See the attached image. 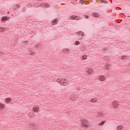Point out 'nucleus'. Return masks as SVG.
<instances>
[{"mask_svg": "<svg viewBox=\"0 0 130 130\" xmlns=\"http://www.w3.org/2000/svg\"><path fill=\"white\" fill-rule=\"evenodd\" d=\"M4 107H5V105L0 103V108H1V109H3Z\"/></svg>", "mask_w": 130, "mask_h": 130, "instance_id": "nucleus-19", "label": "nucleus"}, {"mask_svg": "<svg viewBox=\"0 0 130 130\" xmlns=\"http://www.w3.org/2000/svg\"><path fill=\"white\" fill-rule=\"evenodd\" d=\"M87 57H88V56L84 55L83 56L82 58L83 59H87Z\"/></svg>", "mask_w": 130, "mask_h": 130, "instance_id": "nucleus-21", "label": "nucleus"}, {"mask_svg": "<svg viewBox=\"0 0 130 130\" xmlns=\"http://www.w3.org/2000/svg\"><path fill=\"white\" fill-rule=\"evenodd\" d=\"M38 110H39V107H35L33 109L34 112H38Z\"/></svg>", "mask_w": 130, "mask_h": 130, "instance_id": "nucleus-10", "label": "nucleus"}, {"mask_svg": "<svg viewBox=\"0 0 130 130\" xmlns=\"http://www.w3.org/2000/svg\"><path fill=\"white\" fill-rule=\"evenodd\" d=\"M27 42H28V41H25L23 42L22 43H23V44H26V43H27Z\"/></svg>", "mask_w": 130, "mask_h": 130, "instance_id": "nucleus-27", "label": "nucleus"}, {"mask_svg": "<svg viewBox=\"0 0 130 130\" xmlns=\"http://www.w3.org/2000/svg\"><path fill=\"white\" fill-rule=\"evenodd\" d=\"M113 105L115 108H117L119 105V103L118 102L115 101L113 103Z\"/></svg>", "mask_w": 130, "mask_h": 130, "instance_id": "nucleus-4", "label": "nucleus"}, {"mask_svg": "<svg viewBox=\"0 0 130 130\" xmlns=\"http://www.w3.org/2000/svg\"><path fill=\"white\" fill-rule=\"evenodd\" d=\"M31 7H32V5H28V7H29V8H31Z\"/></svg>", "mask_w": 130, "mask_h": 130, "instance_id": "nucleus-31", "label": "nucleus"}, {"mask_svg": "<svg viewBox=\"0 0 130 130\" xmlns=\"http://www.w3.org/2000/svg\"><path fill=\"white\" fill-rule=\"evenodd\" d=\"M102 2L103 3H104V2H105V1L102 0Z\"/></svg>", "mask_w": 130, "mask_h": 130, "instance_id": "nucleus-34", "label": "nucleus"}, {"mask_svg": "<svg viewBox=\"0 0 130 130\" xmlns=\"http://www.w3.org/2000/svg\"><path fill=\"white\" fill-rule=\"evenodd\" d=\"M80 44V42L77 41L75 42V45H79Z\"/></svg>", "mask_w": 130, "mask_h": 130, "instance_id": "nucleus-25", "label": "nucleus"}, {"mask_svg": "<svg viewBox=\"0 0 130 130\" xmlns=\"http://www.w3.org/2000/svg\"><path fill=\"white\" fill-rule=\"evenodd\" d=\"M6 102L7 103H10V102H12V98H8L6 99Z\"/></svg>", "mask_w": 130, "mask_h": 130, "instance_id": "nucleus-7", "label": "nucleus"}, {"mask_svg": "<svg viewBox=\"0 0 130 130\" xmlns=\"http://www.w3.org/2000/svg\"><path fill=\"white\" fill-rule=\"evenodd\" d=\"M57 24V19H55L52 22V25H56Z\"/></svg>", "mask_w": 130, "mask_h": 130, "instance_id": "nucleus-8", "label": "nucleus"}, {"mask_svg": "<svg viewBox=\"0 0 130 130\" xmlns=\"http://www.w3.org/2000/svg\"><path fill=\"white\" fill-rule=\"evenodd\" d=\"M5 31V28L3 27H0V32H4Z\"/></svg>", "mask_w": 130, "mask_h": 130, "instance_id": "nucleus-18", "label": "nucleus"}, {"mask_svg": "<svg viewBox=\"0 0 130 130\" xmlns=\"http://www.w3.org/2000/svg\"><path fill=\"white\" fill-rule=\"evenodd\" d=\"M123 128V126L119 125L117 126V130H121V129H122Z\"/></svg>", "mask_w": 130, "mask_h": 130, "instance_id": "nucleus-15", "label": "nucleus"}, {"mask_svg": "<svg viewBox=\"0 0 130 130\" xmlns=\"http://www.w3.org/2000/svg\"><path fill=\"white\" fill-rule=\"evenodd\" d=\"M70 20H81V18H78V16H75V15L72 16L70 17Z\"/></svg>", "mask_w": 130, "mask_h": 130, "instance_id": "nucleus-5", "label": "nucleus"}, {"mask_svg": "<svg viewBox=\"0 0 130 130\" xmlns=\"http://www.w3.org/2000/svg\"><path fill=\"white\" fill-rule=\"evenodd\" d=\"M80 3H84V0H80Z\"/></svg>", "mask_w": 130, "mask_h": 130, "instance_id": "nucleus-30", "label": "nucleus"}, {"mask_svg": "<svg viewBox=\"0 0 130 130\" xmlns=\"http://www.w3.org/2000/svg\"><path fill=\"white\" fill-rule=\"evenodd\" d=\"M90 102H92V103L97 102V99H92L91 100H90Z\"/></svg>", "mask_w": 130, "mask_h": 130, "instance_id": "nucleus-12", "label": "nucleus"}, {"mask_svg": "<svg viewBox=\"0 0 130 130\" xmlns=\"http://www.w3.org/2000/svg\"><path fill=\"white\" fill-rule=\"evenodd\" d=\"M84 16L85 17V18H86V19H89V16H87V15H85Z\"/></svg>", "mask_w": 130, "mask_h": 130, "instance_id": "nucleus-28", "label": "nucleus"}, {"mask_svg": "<svg viewBox=\"0 0 130 130\" xmlns=\"http://www.w3.org/2000/svg\"><path fill=\"white\" fill-rule=\"evenodd\" d=\"M28 116L29 117H30V118H33V117H34V113L31 112L29 113L28 114Z\"/></svg>", "mask_w": 130, "mask_h": 130, "instance_id": "nucleus-9", "label": "nucleus"}, {"mask_svg": "<svg viewBox=\"0 0 130 130\" xmlns=\"http://www.w3.org/2000/svg\"><path fill=\"white\" fill-rule=\"evenodd\" d=\"M121 58H122V59H126V58H127V57L125 56H122Z\"/></svg>", "mask_w": 130, "mask_h": 130, "instance_id": "nucleus-24", "label": "nucleus"}, {"mask_svg": "<svg viewBox=\"0 0 130 130\" xmlns=\"http://www.w3.org/2000/svg\"><path fill=\"white\" fill-rule=\"evenodd\" d=\"M66 53H69V49H67V50Z\"/></svg>", "mask_w": 130, "mask_h": 130, "instance_id": "nucleus-32", "label": "nucleus"}, {"mask_svg": "<svg viewBox=\"0 0 130 130\" xmlns=\"http://www.w3.org/2000/svg\"><path fill=\"white\" fill-rule=\"evenodd\" d=\"M87 72L89 73V74H92V73H93V70L92 69H88Z\"/></svg>", "mask_w": 130, "mask_h": 130, "instance_id": "nucleus-14", "label": "nucleus"}, {"mask_svg": "<svg viewBox=\"0 0 130 130\" xmlns=\"http://www.w3.org/2000/svg\"><path fill=\"white\" fill-rule=\"evenodd\" d=\"M97 116L98 117H99L100 116H102V113L101 112L99 113Z\"/></svg>", "mask_w": 130, "mask_h": 130, "instance_id": "nucleus-23", "label": "nucleus"}, {"mask_svg": "<svg viewBox=\"0 0 130 130\" xmlns=\"http://www.w3.org/2000/svg\"><path fill=\"white\" fill-rule=\"evenodd\" d=\"M56 81L57 83H59V84L62 85V86H68L69 84V80L64 78H58Z\"/></svg>", "mask_w": 130, "mask_h": 130, "instance_id": "nucleus-1", "label": "nucleus"}, {"mask_svg": "<svg viewBox=\"0 0 130 130\" xmlns=\"http://www.w3.org/2000/svg\"><path fill=\"white\" fill-rule=\"evenodd\" d=\"M93 16H94V17H95L96 18H98V17H99V14H98L97 13H93Z\"/></svg>", "mask_w": 130, "mask_h": 130, "instance_id": "nucleus-16", "label": "nucleus"}, {"mask_svg": "<svg viewBox=\"0 0 130 130\" xmlns=\"http://www.w3.org/2000/svg\"><path fill=\"white\" fill-rule=\"evenodd\" d=\"M9 17L8 16H4L2 17L1 21L2 22H6V21H8V20H9Z\"/></svg>", "mask_w": 130, "mask_h": 130, "instance_id": "nucleus-6", "label": "nucleus"}, {"mask_svg": "<svg viewBox=\"0 0 130 130\" xmlns=\"http://www.w3.org/2000/svg\"><path fill=\"white\" fill-rule=\"evenodd\" d=\"M18 8H20V5H17L16 7L13 8L14 11L17 10V9H18Z\"/></svg>", "mask_w": 130, "mask_h": 130, "instance_id": "nucleus-17", "label": "nucleus"}, {"mask_svg": "<svg viewBox=\"0 0 130 130\" xmlns=\"http://www.w3.org/2000/svg\"><path fill=\"white\" fill-rule=\"evenodd\" d=\"M22 12H25L26 11V9L25 8V7H24L22 10Z\"/></svg>", "mask_w": 130, "mask_h": 130, "instance_id": "nucleus-26", "label": "nucleus"}, {"mask_svg": "<svg viewBox=\"0 0 130 130\" xmlns=\"http://www.w3.org/2000/svg\"><path fill=\"white\" fill-rule=\"evenodd\" d=\"M105 123V121H103L101 123H100L99 124V125H103Z\"/></svg>", "mask_w": 130, "mask_h": 130, "instance_id": "nucleus-20", "label": "nucleus"}, {"mask_svg": "<svg viewBox=\"0 0 130 130\" xmlns=\"http://www.w3.org/2000/svg\"><path fill=\"white\" fill-rule=\"evenodd\" d=\"M107 69H108V70H109V69H110V67H109V65L107 66Z\"/></svg>", "mask_w": 130, "mask_h": 130, "instance_id": "nucleus-29", "label": "nucleus"}, {"mask_svg": "<svg viewBox=\"0 0 130 130\" xmlns=\"http://www.w3.org/2000/svg\"><path fill=\"white\" fill-rule=\"evenodd\" d=\"M43 7L45 8H49V4L45 3L43 4Z\"/></svg>", "mask_w": 130, "mask_h": 130, "instance_id": "nucleus-13", "label": "nucleus"}, {"mask_svg": "<svg viewBox=\"0 0 130 130\" xmlns=\"http://www.w3.org/2000/svg\"><path fill=\"white\" fill-rule=\"evenodd\" d=\"M31 54H35V52H32Z\"/></svg>", "mask_w": 130, "mask_h": 130, "instance_id": "nucleus-33", "label": "nucleus"}, {"mask_svg": "<svg viewBox=\"0 0 130 130\" xmlns=\"http://www.w3.org/2000/svg\"><path fill=\"white\" fill-rule=\"evenodd\" d=\"M76 36H77L78 39H82L83 37H84V32L78 31L76 33Z\"/></svg>", "mask_w": 130, "mask_h": 130, "instance_id": "nucleus-3", "label": "nucleus"}, {"mask_svg": "<svg viewBox=\"0 0 130 130\" xmlns=\"http://www.w3.org/2000/svg\"><path fill=\"white\" fill-rule=\"evenodd\" d=\"M40 46H41L40 44H37L36 45V48H39V47H40Z\"/></svg>", "mask_w": 130, "mask_h": 130, "instance_id": "nucleus-22", "label": "nucleus"}, {"mask_svg": "<svg viewBox=\"0 0 130 130\" xmlns=\"http://www.w3.org/2000/svg\"><path fill=\"white\" fill-rule=\"evenodd\" d=\"M100 80H101V81H105V76H101L100 77Z\"/></svg>", "mask_w": 130, "mask_h": 130, "instance_id": "nucleus-11", "label": "nucleus"}, {"mask_svg": "<svg viewBox=\"0 0 130 130\" xmlns=\"http://www.w3.org/2000/svg\"><path fill=\"white\" fill-rule=\"evenodd\" d=\"M81 123L82 126H84L85 127H88V126H89V121H88V120L82 119L81 120Z\"/></svg>", "mask_w": 130, "mask_h": 130, "instance_id": "nucleus-2", "label": "nucleus"}]
</instances>
